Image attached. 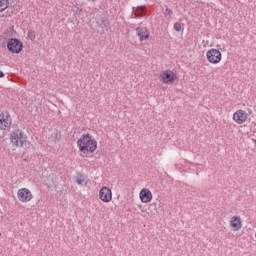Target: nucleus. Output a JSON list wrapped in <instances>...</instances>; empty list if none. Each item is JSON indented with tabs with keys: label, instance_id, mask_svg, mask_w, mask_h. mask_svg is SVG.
<instances>
[{
	"label": "nucleus",
	"instance_id": "1",
	"mask_svg": "<svg viewBox=\"0 0 256 256\" xmlns=\"http://www.w3.org/2000/svg\"><path fill=\"white\" fill-rule=\"evenodd\" d=\"M77 147L80 153L87 155V153H95L97 151V140L93 139L91 134H83L80 139L77 140Z\"/></svg>",
	"mask_w": 256,
	"mask_h": 256
},
{
	"label": "nucleus",
	"instance_id": "2",
	"mask_svg": "<svg viewBox=\"0 0 256 256\" xmlns=\"http://www.w3.org/2000/svg\"><path fill=\"white\" fill-rule=\"evenodd\" d=\"M7 49L9 53L17 55L23 51V42L18 38H10L7 42Z\"/></svg>",
	"mask_w": 256,
	"mask_h": 256
},
{
	"label": "nucleus",
	"instance_id": "3",
	"mask_svg": "<svg viewBox=\"0 0 256 256\" xmlns=\"http://www.w3.org/2000/svg\"><path fill=\"white\" fill-rule=\"evenodd\" d=\"M13 124V119L11 118V114L9 112H1L0 113V130L1 131H9L11 129V125Z\"/></svg>",
	"mask_w": 256,
	"mask_h": 256
},
{
	"label": "nucleus",
	"instance_id": "4",
	"mask_svg": "<svg viewBox=\"0 0 256 256\" xmlns=\"http://www.w3.org/2000/svg\"><path fill=\"white\" fill-rule=\"evenodd\" d=\"M10 140L15 147H23V143L27 141V137L23 136V132L21 130H14L10 134Z\"/></svg>",
	"mask_w": 256,
	"mask_h": 256
},
{
	"label": "nucleus",
	"instance_id": "5",
	"mask_svg": "<svg viewBox=\"0 0 256 256\" xmlns=\"http://www.w3.org/2000/svg\"><path fill=\"white\" fill-rule=\"evenodd\" d=\"M206 58L209 63H212V65H217L218 63H221V51L212 48L206 52Z\"/></svg>",
	"mask_w": 256,
	"mask_h": 256
},
{
	"label": "nucleus",
	"instance_id": "6",
	"mask_svg": "<svg viewBox=\"0 0 256 256\" xmlns=\"http://www.w3.org/2000/svg\"><path fill=\"white\" fill-rule=\"evenodd\" d=\"M17 195L21 203H29V201L33 199V194L31 193V190H29L28 188L19 189Z\"/></svg>",
	"mask_w": 256,
	"mask_h": 256
},
{
	"label": "nucleus",
	"instance_id": "7",
	"mask_svg": "<svg viewBox=\"0 0 256 256\" xmlns=\"http://www.w3.org/2000/svg\"><path fill=\"white\" fill-rule=\"evenodd\" d=\"M99 197L103 203H110V201L113 199V193L109 187L104 186L100 189Z\"/></svg>",
	"mask_w": 256,
	"mask_h": 256
},
{
	"label": "nucleus",
	"instance_id": "8",
	"mask_svg": "<svg viewBox=\"0 0 256 256\" xmlns=\"http://www.w3.org/2000/svg\"><path fill=\"white\" fill-rule=\"evenodd\" d=\"M163 83H173L177 79V74L173 73L171 70H166L160 75Z\"/></svg>",
	"mask_w": 256,
	"mask_h": 256
},
{
	"label": "nucleus",
	"instance_id": "9",
	"mask_svg": "<svg viewBox=\"0 0 256 256\" xmlns=\"http://www.w3.org/2000/svg\"><path fill=\"white\" fill-rule=\"evenodd\" d=\"M233 120L238 123V125H243L247 121V114L244 110H237L233 114Z\"/></svg>",
	"mask_w": 256,
	"mask_h": 256
},
{
	"label": "nucleus",
	"instance_id": "10",
	"mask_svg": "<svg viewBox=\"0 0 256 256\" xmlns=\"http://www.w3.org/2000/svg\"><path fill=\"white\" fill-rule=\"evenodd\" d=\"M153 199V194L150 189L144 188L140 191V200L142 203H151Z\"/></svg>",
	"mask_w": 256,
	"mask_h": 256
},
{
	"label": "nucleus",
	"instance_id": "11",
	"mask_svg": "<svg viewBox=\"0 0 256 256\" xmlns=\"http://www.w3.org/2000/svg\"><path fill=\"white\" fill-rule=\"evenodd\" d=\"M136 33L140 39V41H147V39H149V30L147 29V27H137L136 28Z\"/></svg>",
	"mask_w": 256,
	"mask_h": 256
},
{
	"label": "nucleus",
	"instance_id": "12",
	"mask_svg": "<svg viewBox=\"0 0 256 256\" xmlns=\"http://www.w3.org/2000/svg\"><path fill=\"white\" fill-rule=\"evenodd\" d=\"M230 227L235 229V231H239V229H241V218L233 216L230 221Z\"/></svg>",
	"mask_w": 256,
	"mask_h": 256
},
{
	"label": "nucleus",
	"instance_id": "13",
	"mask_svg": "<svg viewBox=\"0 0 256 256\" xmlns=\"http://www.w3.org/2000/svg\"><path fill=\"white\" fill-rule=\"evenodd\" d=\"M133 12L135 15L136 19H139V17H144L145 16V6H138V7H133Z\"/></svg>",
	"mask_w": 256,
	"mask_h": 256
},
{
	"label": "nucleus",
	"instance_id": "14",
	"mask_svg": "<svg viewBox=\"0 0 256 256\" xmlns=\"http://www.w3.org/2000/svg\"><path fill=\"white\" fill-rule=\"evenodd\" d=\"M101 29H107V27H109V25H111V23L109 22V18L102 16L100 18V22H98Z\"/></svg>",
	"mask_w": 256,
	"mask_h": 256
},
{
	"label": "nucleus",
	"instance_id": "15",
	"mask_svg": "<svg viewBox=\"0 0 256 256\" xmlns=\"http://www.w3.org/2000/svg\"><path fill=\"white\" fill-rule=\"evenodd\" d=\"M9 8V0H0V13Z\"/></svg>",
	"mask_w": 256,
	"mask_h": 256
},
{
	"label": "nucleus",
	"instance_id": "16",
	"mask_svg": "<svg viewBox=\"0 0 256 256\" xmlns=\"http://www.w3.org/2000/svg\"><path fill=\"white\" fill-rule=\"evenodd\" d=\"M72 11H73L74 15H76L77 17H81V13H83V9H81L77 6H74L72 8Z\"/></svg>",
	"mask_w": 256,
	"mask_h": 256
},
{
	"label": "nucleus",
	"instance_id": "17",
	"mask_svg": "<svg viewBox=\"0 0 256 256\" xmlns=\"http://www.w3.org/2000/svg\"><path fill=\"white\" fill-rule=\"evenodd\" d=\"M28 39H30V41H35V39H37L35 31L28 30Z\"/></svg>",
	"mask_w": 256,
	"mask_h": 256
},
{
	"label": "nucleus",
	"instance_id": "18",
	"mask_svg": "<svg viewBox=\"0 0 256 256\" xmlns=\"http://www.w3.org/2000/svg\"><path fill=\"white\" fill-rule=\"evenodd\" d=\"M76 183H77V185H83V183H85V177L78 176L76 179Z\"/></svg>",
	"mask_w": 256,
	"mask_h": 256
},
{
	"label": "nucleus",
	"instance_id": "19",
	"mask_svg": "<svg viewBox=\"0 0 256 256\" xmlns=\"http://www.w3.org/2000/svg\"><path fill=\"white\" fill-rule=\"evenodd\" d=\"M171 15H173V10L167 7L164 11V17H171Z\"/></svg>",
	"mask_w": 256,
	"mask_h": 256
},
{
	"label": "nucleus",
	"instance_id": "20",
	"mask_svg": "<svg viewBox=\"0 0 256 256\" xmlns=\"http://www.w3.org/2000/svg\"><path fill=\"white\" fill-rule=\"evenodd\" d=\"M174 29H175V31L180 32L182 29L181 23H179V22L174 23Z\"/></svg>",
	"mask_w": 256,
	"mask_h": 256
},
{
	"label": "nucleus",
	"instance_id": "21",
	"mask_svg": "<svg viewBox=\"0 0 256 256\" xmlns=\"http://www.w3.org/2000/svg\"><path fill=\"white\" fill-rule=\"evenodd\" d=\"M3 77H5V73H3V71L0 70V79H3Z\"/></svg>",
	"mask_w": 256,
	"mask_h": 256
}]
</instances>
